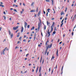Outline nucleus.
I'll use <instances>...</instances> for the list:
<instances>
[{"instance_id":"1","label":"nucleus","mask_w":76,"mask_h":76,"mask_svg":"<svg viewBox=\"0 0 76 76\" xmlns=\"http://www.w3.org/2000/svg\"><path fill=\"white\" fill-rule=\"evenodd\" d=\"M41 23H39L38 24V28H37V30L39 31V28H40V26H41Z\"/></svg>"},{"instance_id":"2","label":"nucleus","mask_w":76,"mask_h":76,"mask_svg":"<svg viewBox=\"0 0 76 76\" xmlns=\"http://www.w3.org/2000/svg\"><path fill=\"white\" fill-rule=\"evenodd\" d=\"M28 25V23L26 22H24V27L25 28H26V26Z\"/></svg>"},{"instance_id":"3","label":"nucleus","mask_w":76,"mask_h":76,"mask_svg":"<svg viewBox=\"0 0 76 76\" xmlns=\"http://www.w3.org/2000/svg\"><path fill=\"white\" fill-rule=\"evenodd\" d=\"M63 21H64V19H63V20H62L61 21V27L62 26H63Z\"/></svg>"},{"instance_id":"4","label":"nucleus","mask_w":76,"mask_h":76,"mask_svg":"<svg viewBox=\"0 0 76 76\" xmlns=\"http://www.w3.org/2000/svg\"><path fill=\"white\" fill-rule=\"evenodd\" d=\"M19 26H17L16 27H13V30H16L17 28H18Z\"/></svg>"},{"instance_id":"5","label":"nucleus","mask_w":76,"mask_h":76,"mask_svg":"<svg viewBox=\"0 0 76 76\" xmlns=\"http://www.w3.org/2000/svg\"><path fill=\"white\" fill-rule=\"evenodd\" d=\"M52 45H53V44H52V43H51L50 45L48 46V47L49 48H51V47H52Z\"/></svg>"},{"instance_id":"6","label":"nucleus","mask_w":76,"mask_h":76,"mask_svg":"<svg viewBox=\"0 0 76 76\" xmlns=\"http://www.w3.org/2000/svg\"><path fill=\"white\" fill-rule=\"evenodd\" d=\"M41 12V11L40 10L39 12L38 13V14H37V16H39V15H40V13Z\"/></svg>"},{"instance_id":"7","label":"nucleus","mask_w":76,"mask_h":76,"mask_svg":"<svg viewBox=\"0 0 76 76\" xmlns=\"http://www.w3.org/2000/svg\"><path fill=\"white\" fill-rule=\"evenodd\" d=\"M23 27H22L21 28V32H23Z\"/></svg>"},{"instance_id":"8","label":"nucleus","mask_w":76,"mask_h":76,"mask_svg":"<svg viewBox=\"0 0 76 76\" xmlns=\"http://www.w3.org/2000/svg\"><path fill=\"white\" fill-rule=\"evenodd\" d=\"M48 37H49V36H50V32H49V30H48Z\"/></svg>"},{"instance_id":"9","label":"nucleus","mask_w":76,"mask_h":76,"mask_svg":"<svg viewBox=\"0 0 76 76\" xmlns=\"http://www.w3.org/2000/svg\"><path fill=\"white\" fill-rule=\"evenodd\" d=\"M76 15H74L73 18L72 20H75V18H76Z\"/></svg>"},{"instance_id":"10","label":"nucleus","mask_w":76,"mask_h":76,"mask_svg":"<svg viewBox=\"0 0 76 76\" xmlns=\"http://www.w3.org/2000/svg\"><path fill=\"white\" fill-rule=\"evenodd\" d=\"M35 12V10H32L30 11V12Z\"/></svg>"},{"instance_id":"11","label":"nucleus","mask_w":76,"mask_h":76,"mask_svg":"<svg viewBox=\"0 0 76 76\" xmlns=\"http://www.w3.org/2000/svg\"><path fill=\"white\" fill-rule=\"evenodd\" d=\"M58 50L57 49V52H56V56H58Z\"/></svg>"},{"instance_id":"12","label":"nucleus","mask_w":76,"mask_h":76,"mask_svg":"<svg viewBox=\"0 0 76 76\" xmlns=\"http://www.w3.org/2000/svg\"><path fill=\"white\" fill-rule=\"evenodd\" d=\"M4 51H5V50H3L2 51V53L4 55Z\"/></svg>"},{"instance_id":"13","label":"nucleus","mask_w":76,"mask_h":76,"mask_svg":"<svg viewBox=\"0 0 76 76\" xmlns=\"http://www.w3.org/2000/svg\"><path fill=\"white\" fill-rule=\"evenodd\" d=\"M52 1V4L53 5L54 4V0H51Z\"/></svg>"},{"instance_id":"14","label":"nucleus","mask_w":76,"mask_h":76,"mask_svg":"<svg viewBox=\"0 0 76 76\" xmlns=\"http://www.w3.org/2000/svg\"><path fill=\"white\" fill-rule=\"evenodd\" d=\"M51 31H53V25H52L51 26Z\"/></svg>"},{"instance_id":"15","label":"nucleus","mask_w":76,"mask_h":76,"mask_svg":"<svg viewBox=\"0 0 76 76\" xmlns=\"http://www.w3.org/2000/svg\"><path fill=\"white\" fill-rule=\"evenodd\" d=\"M10 36L11 37V39H12V38L13 37V34H11Z\"/></svg>"},{"instance_id":"16","label":"nucleus","mask_w":76,"mask_h":76,"mask_svg":"<svg viewBox=\"0 0 76 76\" xmlns=\"http://www.w3.org/2000/svg\"><path fill=\"white\" fill-rule=\"evenodd\" d=\"M44 29H45V30L46 29V26H45V25H44Z\"/></svg>"},{"instance_id":"17","label":"nucleus","mask_w":76,"mask_h":76,"mask_svg":"<svg viewBox=\"0 0 76 76\" xmlns=\"http://www.w3.org/2000/svg\"><path fill=\"white\" fill-rule=\"evenodd\" d=\"M34 3L33 2L32 3V4H31V6H34Z\"/></svg>"},{"instance_id":"18","label":"nucleus","mask_w":76,"mask_h":76,"mask_svg":"<svg viewBox=\"0 0 76 76\" xmlns=\"http://www.w3.org/2000/svg\"><path fill=\"white\" fill-rule=\"evenodd\" d=\"M13 6H15V7H18V5H16L13 4Z\"/></svg>"},{"instance_id":"19","label":"nucleus","mask_w":76,"mask_h":76,"mask_svg":"<svg viewBox=\"0 0 76 76\" xmlns=\"http://www.w3.org/2000/svg\"><path fill=\"white\" fill-rule=\"evenodd\" d=\"M67 10V8L66 7L65 9V12H66V11Z\"/></svg>"},{"instance_id":"20","label":"nucleus","mask_w":76,"mask_h":76,"mask_svg":"<svg viewBox=\"0 0 76 76\" xmlns=\"http://www.w3.org/2000/svg\"><path fill=\"white\" fill-rule=\"evenodd\" d=\"M3 17L4 18V19L6 20V17L5 16H4Z\"/></svg>"},{"instance_id":"21","label":"nucleus","mask_w":76,"mask_h":76,"mask_svg":"<svg viewBox=\"0 0 76 76\" xmlns=\"http://www.w3.org/2000/svg\"><path fill=\"white\" fill-rule=\"evenodd\" d=\"M48 10V12L49 13L50 12V9H48L47 10Z\"/></svg>"},{"instance_id":"22","label":"nucleus","mask_w":76,"mask_h":76,"mask_svg":"<svg viewBox=\"0 0 76 76\" xmlns=\"http://www.w3.org/2000/svg\"><path fill=\"white\" fill-rule=\"evenodd\" d=\"M9 35H11V32H10V30L9 31Z\"/></svg>"},{"instance_id":"23","label":"nucleus","mask_w":76,"mask_h":76,"mask_svg":"<svg viewBox=\"0 0 76 76\" xmlns=\"http://www.w3.org/2000/svg\"><path fill=\"white\" fill-rule=\"evenodd\" d=\"M34 26H33L32 28L31 29V30H32L33 29H34Z\"/></svg>"},{"instance_id":"24","label":"nucleus","mask_w":76,"mask_h":76,"mask_svg":"<svg viewBox=\"0 0 76 76\" xmlns=\"http://www.w3.org/2000/svg\"><path fill=\"white\" fill-rule=\"evenodd\" d=\"M47 25H48L49 24H50V23H48V21H47Z\"/></svg>"},{"instance_id":"25","label":"nucleus","mask_w":76,"mask_h":76,"mask_svg":"<svg viewBox=\"0 0 76 76\" xmlns=\"http://www.w3.org/2000/svg\"><path fill=\"white\" fill-rule=\"evenodd\" d=\"M51 71V67L49 69V72H50Z\"/></svg>"},{"instance_id":"26","label":"nucleus","mask_w":76,"mask_h":76,"mask_svg":"<svg viewBox=\"0 0 76 76\" xmlns=\"http://www.w3.org/2000/svg\"><path fill=\"white\" fill-rule=\"evenodd\" d=\"M54 56H53L51 58V60H53V59H54Z\"/></svg>"},{"instance_id":"27","label":"nucleus","mask_w":76,"mask_h":76,"mask_svg":"<svg viewBox=\"0 0 76 76\" xmlns=\"http://www.w3.org/2000/svg\"><path fill=\"white\" fill-rule=\"evenodd\" d=\"M61 15H63H63H64V13H63V12H61Z\"/></svg>"},{"instance_id":"28","label":"nucleus","mask_w":76,"mask_h":76,"mask_svg":"<svg viewBox=\"0 0 76 76\" xmlns=\"http://www.w3.org/2000/svg\"><path fill=\"white\" fill-rule=\"evenodd\" d=\"M5 41H6V39H4V40H3V42H5Z\"/></svg>"},{"instance_id":"29","label":"nucleus","mask_w":76,"mask_h":76,"mask_svg":"<svg viewBox=\"0 0 76 76\" xmlns=\"http://www.w3.org/2000/svg\"><path fill=\"white\" fill-rule=\"evenodd\" d=\"M38 66H37V69L36 70V73H37V72L38 71Z\"/></svg>"},{"instance_id":"30","label":"nucleus","mask_w":76,"mask_h":76,"mask_svg":"<svg viewBox=\"0 0 76 76\" xmlns=\"http://www.w3.org/2000/svg\"><path fill=\"white\" fill-rule=\"evenodd\" d=\"M14 12H18V11H16V10L15 9L14 10Z\"/></svg>"},{"instance_id":"31","label":"nucleus","mask_w":76,"mask_h":76,"mask_svg":"<svg viewBox=\"0 0 76 76\" xmlns=\"http://www.w3.org/2000/svg\"><path fill=\"white\" fill-rule=\"evenodd\" d=\"M42 60V56H41V59H40V63L41 62V61Z\"/></svg>"},{"instance_id":"32","label":"nucleus","mask_w":76,"mask_h":76,"mask_svg":"<svg viewBox=\"0 0 76 76\" xmlns=\"http://www.w3.org/2000/svg\"><path fill=\"white\" fill-rule=\"evenodd\" d=\"M45 0L47 2H49V1H50V0Z\"/></svg>"},{"instance_id":"33","label":"nucleus","mask_w":76,"mask_h":76,"mask_svg":"<svg viewBox=\"0 0 76 76\" xmlns=\"http://www.w3.org/2000/svg\"><path fill=\"white\" fill-rule=\"evenodd\" d=\"M63 66H62L61 69V71H63Z\"/></svg>"},{"instance_id":"34","label":"nucleus","mask_w":76,"mask_h":76,"mask_svg":"<svg viewBox=\"0 0 76 76\" xmlns=\"http://www.w3.org/2000/svg\"><path fill=\"white\" fill-rule=\"evenodd\" d=\"M39 21H40V23H41V20L39 19Z\"/></svg>"},{"instance_id":"35","label":"nucleus","mask_w":76,"mask_h":76,"mask_svg":"<svg viewBox=\"0 0 76 76\" xmlns=\"http://www.w3.org/2000/svg\"><path fill=\"white\" fill-rule=\"evenodd\" d=\"M34 38H36V33H35L34 34Z\"/></svg>"},{"instance_id":"36","label":"nucleus","mask_w":76,"mask_h":76,"mask_svg":"<svg viewBox=\"0 0 76 76\" xmlns=\"http://www.w3.org/2000/svg\"><path fill=\"white\" fill-rule=\"evenodd\" d=\"M53 34H56V31H54L53 32Z\"/></svg>"},{"instance_id":"37","label":"nucleus","mask_w":76,"mask_h":76,"mask_svg":"<svg viewBox=\"0 0 76 76\" xmlns=\"http://www.w3.org/2000/svg\"><path fill=\"white\" fill-rule=\"evenodd\" d=\"M28 55H29V53H28L27 54H26V57H27L28 56Z\"/></svg>"},{"instance_id":"38","label":"nucleus","mask_w":76,"mask_h":76,"mask_svg":"<svg viewBox=\"0 0 76 76\" xmlns=\"http://www.w3.org/2000/svg\"><path fill=\"white\" fill-rule=\"evenodd\" d=\"M29 26H30L29 25H28V26H27V28H29Z\"/></svg>"},{"instance_id":"39","label":"nucleus","mask_w":76,"mask_h":76,"mask_svg":"<svg viewBox=\"0 0 76 76\" xmlns=\"http://www.w3.org/2000/svg\"><path fill=\"white\" fill-rule=\"evenodd\" d=\"M44 59H43L42 62V64H43V63H44Z\"/></svg>"},{"instance_id":"40","label":"nucleus","mask_w":76,"mask_h":76,"mask_svg":"<svg viewBox=\"0 0 76 76\" xmlns=\"http://www.w3.org/2000/svg\"><path fill=\"white\" fill-rule=\"evenodd\" d=\"M41 67H40V69H39V72H40V71H41Z\"/></svg>"},{"instance_id":"41","label":"nucleus","mask_w":76,"mask_h":76,"mask_svg":"<svg viewBox=\"0 0 76 76\" xmlns=\"http://www.w3.org/2000/svg\"><path fill=\"white\" fill-rule=\"evenodd\" d=\"M23 11H20L21 14H22V13H23Z\"/></svg>"},{"instance_id":"42","label":"nucleus","mask_w":76,"mask_h":76,"mask_svg":"<svg viewBox=\"0 0 76 76\" xmlns=\"http://www.w3.org/2000/svg\"><path fill=\"white\" fill-rule=\"evenodd\" d=\"M51 20H54V18H52L51 19Z\"/></svg>"},{"instance_id":"43","label":"nucleus","mask_w":76,"mask_h":76,"mask_svg":"<svg viewBox=\"0 0 76 76\" xmlns=\"http://www.w3.org/2000/svg\"><path fill=\"white\" fill-rule=\"evenodd\" d=\"M43 12L44 14H45V12L44 11V10H43Z\"/></svg>"},{"instance_id":"44","label":"nucleus","mask_w":76,"mask_h":76,"mask_svg":"<svg viewBox=\"0 0 76 76\" xmlns=\"http://www.w3.org/2000/svg\"><path fill=\"white\" fill-rule=\"evenodd\" d=\"M10 20H12V18H10Z\"/></svg>"},{"instance_id":"45","label":"nucleus","mask_w":76,"mask_h":76,"mask_svg":"<svg viewBox=\"0 0 76 76\" xmlns=\"http://www.w3.org/2000/svg\"><path fill=\"white\" fill-rule=\"evenodd\" d=\"M4 15H6V12H5V11H4Z\"/></svg>"},{"instance_id":"46","label":"nucleus","mask_w":76,"mask_h":76,"mask_svg":"<svg viewBox=\"0 0 76 76\" xmlns=\"http://www.w3.org/2000/svg\"><path fill=\"white\" fill-rule=\"evenodd\" d=\"M48 12H47V14H46V16H48Z\"/></svg>"},{"instance_id":"47","label":"nucleus","mask_w":76,"mask_h":76,"mask_svg":"<svg viewBox=\"0 0 76 76\" xmlns=\"http://www.w3.org/2000/svg\"><path fill=\"white\" fill-rule=\"evenodd\" d=\"M61 43H62V42H60L59 43V44H61Z\"/></svg>"},{"instance_id":"48","label":"nucleus","mask_w":76,"mask_h":76,"mask_svg":"<svg viewBox=\"0 0 76 76\" xmlns=\"http://www.w3.org/2000/svg\"><path fill=\"white\" fill-rule=\"evenodd\" d=\"M53 69L52 71V72H51L52 74H53Z\"/></svg>"},{"instance_id":"49","label":"nucleus","mask_w":76,"mask_h":76,"mask_svg":"<svg viewBox=\"0 0 76 76\" xmlns=\"http://www.w3.org/2000/svg\"><path fill=\"white\" fill-rule=\"evenodd\" d=\"M20 42V41H18V42H17V44H19V43Z\"/></svg>"},{"instance_id":"50","label":"nucleus","mask_w":76,"mask_h":76,"mask_svg":"<svg viewBox=\"0 0 76 76\" xmlns=\"http://www.w3.org/2000/svg\"><path fill=\"white\" fill-rule=\"evenodd\" d=\"M22 39V37H21L19 38V39Z\"/></svg>"},{"instance_id":"51","label":"nucleus","mask_w":76,"mask_h":76,"mask_svg":"<svg viewBox=\"0 0 76 76\" xmlns=\"http://www.w3.org/2000/svg\"><path fill=\"white\" fill-rule=\"evenodd\" d=\"M17 48H18V47L16 46V47H15V49L16 50Z\"/></svg>"},{"instance_id":"52","label":"nucleus","mask_w":76,"mask_h":76,"mask_svg":"<svg viewBox=\"0 0 76 76\" xmlns=\"http://www.w3.org/2000/svg\"><path fill=\"white\" fill-rule=\"evenodd\" d=\"M1 27H0V31H1Z\"/></svg>"},{"instance_id":"53","label":"nucleus","mask_w":76,"mask_h":76,"mask_svg":"<svg viewBox=\"0 0 76 76\" xmlns=\"http://www.w3.org/2000/svg\"><path fill=\"white\" fill-rule=\"evenodd\" d=\"M26 37V35H24V38H25Z\"/></svg>"},{"instance_id":"54","label":"nucleus","mask_w":76,"mask_h":76,"mask_svg":"<svg viewBox=\"0 0 76 76\" xmlns=\"http://www.w3.org/2000/svg\"><path fill=\"white\" fill-rule=\"evenodd\" d=\"M23 6H25V4H24V3L23 4Z\"/></svg>"},{"instance_id":"55","label":"nucleus","mask_w":76,"mask_h":76,"mask_svg":"<svg viewBox=\"0 0 76 76\" xmlns=\"http://www.w3.org/2000/svg\"><path fill=\"white\" fill-rule=\"evenodd\" d=\"M17 0H14V3H15V2H16V1Z\"/></svg>"},{"instance_id":"56","label":"nucleus","mask_w":76,"mask_h":76,"mask_svg":"<svg viewBox=\"0 0 76 76\" xmlns=\"http://www.w3.org/2000/svg\"><path fill=\"white\" fill-rule=\"evenodd\" d=\"M36 12H38V8H37V10H36Z\"/></svg>"},{"instance_id":"57","label":"nucleus","mask_w":76,"mask_h":76,"mask_svg":"<svg viewBox=\"0 0 76 76\" xmlns=\"http://www.w3.org/2000/svg\"><path fill=\"white\" fill-rule=\"evenodd\" d=\"M1 6L2 7H4V5H2Z\"/></svg>"},{"instance_id":"58","label":"nucleus","mask_w":76,"mask_h":76,"mask_svg":"<svg viewBox=\"0 0 76 76\" xmlns=\"http://www.w3.org/2000/svg\"><path fill=\"white\" fill-rule=\"evenodd\" d=\"M38 46H39V47H41V45H40V44Z\"/></svg>"},{"instance_id":"59","label":"nucleus","mask_w":76,"mask_h":76,"mask_svg":"<svg viewBox=\"0 0 76 76\" xmlns=\"http://www.w3.org/2000/svg\"><path fill=\"white\" fill-rule=\"evenodd\" d=\"M72 35H73V32H72Z\"/></svg>"},{"instance_id":"60","label":"nucleus","mask_w":76,"mask_h":76,"mask_svg":"<svg viewBox=\"0 0 76 76\" xmlns=\"http://www.w3.org/2000/svg\"><path fill=\"white\" fill-rule=\"evenodd\" d=\"M74 6V4H72V6Z\"/></svg>"},{"instance_id":"61","label":"nucleus","mask_w":76,"mask_h":76,"mask_svg":"<svg viewBox=\"0 0 76 76\" xmlns=\"http://www.w3.org/2000/svg\"><path fill=\"white\" fill-rule=\"evenodd\" d=\"M20 52H22V50H20Z\"/></svg>"},{"instance_id":"62","label":"nucleus","mask_w":76,"mask_h":76,"mask_svg":"<svg viewBox=\"0 0 76 76\" xmlns=\"http://www.w3.org/2000/svg\"><path fill=\"white\" fill-rule=\"evenodd\" d=\"M67 18H65V20H67Z\"/></svg>"},{"instance_id":"63","label":"nucleus","mask_w":76,"mask_h":76,"mask_svg":"<svg viewBox=\"0 0 76 76\" xmlns=\"http://www.w3.org/2000/svg\"><path fill=\"white\" fill-rule=\"evenodd\" d=\"M76 25H75V26L74 27V29H75V28H76Z\"/></svg>"},{"instance_id":"64","label":"nucleus","mask_w":76,"mask_h":76,"mask_svg":"<svg viewBox=\"0 0 76 76\" xmlns=\"http://www.w3.org/2000/svg\"><path fill=\"white\" fill-rule=\"evenodd\" d=\"M0 3L1 4H3V2H0Z\"/></svg>"}]
</instances>
